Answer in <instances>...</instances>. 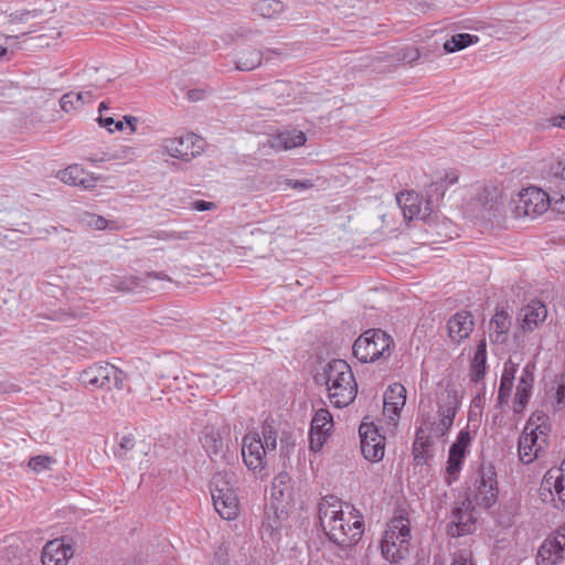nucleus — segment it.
<instances>
[{
  "label": "nucleus",
  "instance_id": "f257e3e1",
  "mask_svg": "<svg viewBox=\"0 0 565 565\" xmlns=\"http://www.w3.org/2000/svg\"><path fill=\"white\" fill-rule=\"evenodd\" d=\"M320 524L331 542L344 552V557H352L354 546L363 534V522L345 513L343 504L334 497L323 498L319 503Z\"/></svg>",
  "mask_w": 565,
  "mask_h": 565
},
{
  "label": "nucleus",
  "instance_id": "f03ea898",
  "mask_svg": "<svg viewBox=\"0 0 565 565\" xmlns=\"http://www.w3.org/2000/svg\"><path fill=\"white\" fill-rule=\"evenodd\" d=\"M436 414L422 411V424L436 437H445L450 431L460 407V396L455 385L440 382L435 393Z\"/></svg>",
  "mask_w": 565,
  "mask_h": 565
},
{
  "label": "nucleus",
  "instance_id": "7ed1b4c3",
  "mask_svg": "<svg viewBox=\"0 0 565 565\" xmlns=\"http://www.w3.org/2000/svg\"><path fill=\"white\" fill-rule=\"evenodd\" d=\"M321 376L333 407H347L355 399L358 383L351 366L344 360L338 359L327 363Z\"/></svg>",
  "mask_w": 565,
  "mask_h": 565
},
{
  "label": "nucleus",
  "instance_id": "20e7f679",
  "mask_svg": "<svg viewBox=\"0 0 565 565\" xmlns=\"http://www.w3.org/2000/svg\"><path fill=\"white\" fill-rule=\"evenodd\" d=\"M409 520L403 516L392 519L384 532L381 553L391 564H399L409 555L411 546Z\"/></svg>",
  "mask_w": 565,
  "mask_h": 565
},
{
  "label": "nucleus",
  "instance_id": "39448f33",
  "mask_svg": "<svg viewBox=\"0 0 565 565\" xmlns=\"http://www.w3.org/2000/svg\"><path fill=\"white\" fill-rule=\"evenodd\" d=\"M393 350V338L381 329L365 331L353 344V354L362 363L386 361Z\"/></svg>",
  "mask_w": 565,
  "mask_h": 565
},
{
  "label": "nucleus",
  "instance_id": "423d86ee",
  "mask_svg": "<svg viewBox=\"0 0 565 565\" xmlns=\"http://www.w3.org/2000/svg\"><path fill=\"white\" fill-rule=\"evenodd\" d=\"M234 483L235 473L233 471H220L211 480L213 505L224 520H235L239 513V502Z\"/></svg>",
  "mask_w": 565,
  "mask_h": 565
},
{
  "label": "nucleus",
  "instance_id": "0eeeda50",
  "mask_svg": "<svg viewBox=\"0 0 565 565\" xmlns=\"http://www.w3.org/2000/svg\"><path fill=\"white\" fill-rule=\"evenodd\" d=\"M428 199L424 201L416 192L405 191L396 196L397 204L399 205L404 218L407 221L423 220L426 221L434 206L439 202V196H434V193L428 191Z\"/></svg>",
  "mask_w": 565,
  "mask_h": 565
},
{
  "label": "nucleus",
  "instance_id": "6e6552de",
  "mask_svg": "<svg viewBox=\"0 0 565 565\" xmlns=\"http://www.w3.org/2000/svg\"><path fill=\"white\" fill-rule=\"evenodd\" d=\"M546 446V434L542 426L527 422L519 439V457L523 463H531Z\"/></svg>",
  "mask_w": 565,
  "mask_h": 565
},
{
  "label": "nucleus",
  "instance_id": "1a4fd4ad",
  "mask_svg": "<svg viewBox=\"0 0 565 565\" xmlns=\"http://www.w3.org/2000/svg\"><path fill=\"white\" fill-rule=\"evenodd\" d=\"M514 204L515 215L518 217L526 216L535 218L547 211L551 199L541 189L527 188L519 193Z\"/></svg>",
  "mask_w": 565,
  "mask_h": 565
},
{
  "label": "nucleus",
  "instance_id": "9d476101",
  "mask_svg": "<svg viewBox=\"0 0 565 565\" xmlns=\"http://www.w3.org/2000/svg\"><path fill=\"white\" fill-rule=\"evenodd\" d=\"M472 439L471 433L468 429H462L458 433L456 440L450 446L445 477L448 484L458 480L463 461L470 452Z\"/></svg>",
  "mask_w": 565,
  "mask_h": 565
},
{
  "label": "nucleus",
  "instance_id": "9b49d317",
  "mask_svg": "<svg viewBox=\"0 0 565 565\" xmlns=\"http://www.w3.org/2000/svg\"><path fill=\"white\" fill-rule=\"evenodd\" d=\"M166 281L169 278L163 273H146L141 276H113L110 278V290L129 294L141 292L143 290H154L156 281Z\"/></svg>",
  "mask_w": 565,
  "mask_h": 565
},
{
  "label": "nucleus",
  "instance_id": "f8f14e48",
  "mask_svg": "<svg viewBox=\"0 0 565 565\" xmlns=\"http://www.w3.org/2000/svg\"><path fill=\"white\" fill-rule=\"evenodd\" d=\"M540 495L544 501L551 499L559 504L555 503L556 508L565 507V461L555 468H551L546 471L543 477Z\"/></svg>",
  "mask_w": 565,
  "mask_h": 565
},
{
  "label": "nucleus",
  "instance_id": "ddd939ff",
  "mask_svg": "<svg viewBox=\"0 0 565 565\" xmlns=\"http://www.w3.org/2000/svg\"><path fill=\"white\" fill-rule=\"evenodd\" d=\"M359 434L364 458L372 462L382 460L385 450V437L379 433L376 426L372 423L362 422Z\"/></svg>",
  "mask_w": 565,
  "mask_h": 565
},
{
  "label": "nucleus",
  "instance_id": "4468645a",
  "mask_svg": "<svg viewBox=\"0 0 565 565\" xmlns=\"http://www.w3.org/2000/svg\"><path fill=\"white\" fill-rule=\"evenodd\" d=\"M268 454L263 447V440L257 433H248L242 441V457L249 470H262L266 465Z\"/></svg>",
  "mask_w": 565,
  "mask_h": 565
},
{
  "label": "nucleus",
  "instance_id": "2eb2a0df",
  "mask_svg": "<svg viewBox=\"0 0 565 565\" xmlns=\"http://www.w3.org/2000/svg\"><path fill=\"white\" fill-rule=\"evenodd\" d=\"M55 177L64 184L76 186L85 191L97 188L102 180L100 177H96L94 173L86 171L77 163L57 171Z\"/></svg>",
  "mask_w": 565,
  "mask_h": 565
},
{
  "label": "nucleus",
  "instance_id": "dca6fc26",
  "mask_svg": "<svg viewBox=\"0 0 565 565\" xmlns=\"http://www.w3.org/2000/svg\"><path fill=\"white\" fill-rule=\"evenodd\" d=\"M565 555V527H561L554 535L546 537L537 551V563L541 565H555Z\"/></svg>",
  "mask_w": 565,
  "mask_h": 565
},
{
  "label": "nucleus",
  "instance_id": "f3484780",
  "mask_svg": "<svg viewBox=\"0 0 565 565\" xmlns=\"http://www.w3.org/2000/svg\"><path fill=\"white\" fill-rule=\"evenodd\" d=\"M498 498L495 472L491 467L482 468L476 481V501L484 508H491Z\"/></svg>",
  "mask_w": 565,
  "mask_h": 565
},
{
  "label": "nucleus",
  "instance_id": "a211bd4d",
  "mask_svg": "<svg viewBox=\"0 0 565 565\" xmlns=\"http://www.w3.org/2000/svg\"><path fill=\"white\" fill-rule=\"evenodd\" d=\"M74 554L71 544L64 540L55 539L49 541L42 550L41 561L43 565H67Z\"/></svg>",
  "mask_w": 565,
  "mask_h": 565
},
{
  "label": "nucleus",
  "instance_id": "6ab92c4d",
  "mask_svg": "<svg viewBox=\"0 0 565 565\" xmlns=\"http://www.w3.org/2000/svg\"><path fill=\"white\" fill-rule=\"evenodd\" d=\"M473 316L468 311L456 312L447 322L448 335L455 343H460L467 339L473 331Z\"/></svg>",
  "mask_w": 565,
  "mask_h": 565
},
{
  "label": "nucleus",
  "instance_id": "aec40b11",
  "mask_svg": "<svg viewBox=\"0 0 565 565\" xmlns=\"http://www.w3.org/2000/svg\"><path fill=\"white\" fill-rule=\"evenodd\" d=\"M286 512L279 510L277 507L271 504L265 512V519L262 524L263 539L271 542H278L281 537L282 522L285 520Z\"/></svg>",
  "mask_w": 565,
  "mask_h": 565
},
{
  "label": "nucleus",
  "instance_id": "412c9836",
  "mask_svg": "<svg viewBox=\"0 0 565 565\" xmlns=\"http://www.w3.org/2000/svg\"><path fill=\"white\" fill-rule=\"evenodd\" d=\"M201 441L211 460L217 462L225 459L227 447L218 429L206 427Z\"/></svg>",
  "mask_w": 565,
  "mask_h": 565
},
{
  "label": "nucleus",
  "instance_id": "4be33fe9",
  "mask_svg": "<svg viewBox=\"0 0 565 565\" xmlns=\"http://www.w3.org/2000/svg\"><path fill=\"white\" fill-rule=\"evenodd\" d=\"M547 310L545 305L539 300H533L524 306L519 313L521 328L524 331H532L546 318Z\"/></svg>",
  "mask_w": 565,
  "mask_h": 565
},
{
  "label": "nucleus",
  "instance_id": "5701e85b",
  "mask_svg": "<svg viewBox=\"0 0 565 565\" xmlns=\"http://www.w3.org/2000/svg\"><path fill=\"white\" fill-rule=\"evenodd\" d=\"M533 382V366L527 364L523 367L516 386L515 397L513 402L514 413H521L529 403Z\"/></svg>",
  "mask_w": 565,
  "mask_h": 565
},
{
  "label": "nucleus",
  "instance_id": "b1692460",
  "mask_svg": "<svg viewBox=\"0 0 565 565\" xmlns=\"http://www.w3.org/2000/svg\"><path fill=\"white\" fill-rule=\"evenodd\" d=\"M286 10V4L280 0H258L252 8L256 17L277 22L285 20Z\"/></svg>",
  "mask_w": 565,
  "mask_h": 565
},
{
  "label": "nucleus",
  "instance_id": "393cba45",
  "mask_svg": "<svg viewBox=\"0 0 565 565\" xmlns=\"http://www.w3.org/2000/svg\"><path fill=\"white\" fill-rule=\"evenodd\" d=\"M429 434V430H427L424 425L420 424L416 431V438L413 444V455L417 463L425 462L427 458L430 457V449L434 441Z\"/></svg>",
  "mask_w": 565,
  "mask_h": 565
},
{
  "label": "nucleus",
  "instance_id": "a878e982",
  "mask_svg": "<svg viewBox=\"0 0 565 565\" xmlns=\"http://www.w3.org/2000/svg\"><path fill=\"white\" fill-rule=\"evenodd\" d=\"M203 151L202 143H167L164 147L166 153L184 162L191 161Z\"/></svg>",
  "mask_w": 565,
  "mask_h": 565
},
{
  "label": "nucleus",
  "instance_id": "bb28decb",
  "mask_svg": "<svg viewBox=\"0 0 565 565\" xmlns=\"http://www.w3.org/2000/svg\"><path fill=\"white\" fill-rule=\"evenodd\" d=\"M452 518V525L449 527L451 536H461L473 531L475 521L469 509H457Z\"/></svg>",
  "mask_w": 565,
  "mask_h": 565
},
{
  "label": "nucleus",
  "instance_id": "cd10ccee",
  "mask_svg": "<svg viewBox=\"0 0 565 565\" xmlns=\"http://www.w3.org/2000/svg\"><path fill=\"white\" fill-rule=\"evenodd\" d=\"M518 371V364L512 360H508L503 365V371L500 380L498 401L500 404L507 403L513 387V382Z\"/></svg>",
  "mask_w": 565,
  "mask_h": 565
},
{
  "label": "nucleus",
  "instance_id": "c85d7f7f",
  "mask_svg": "<svg viewBox=\"0 0 565 565\" xmlns=\"http://www.w3.org/2000/svg\"><path fill=\"white\" fill-rule=\"evenodd\" d=\"M113 371V365L105 363V364H94L86 369L81 374V380L84 384L92 385L99 388H105V376L109 374Z\"/></svg>",
  "mask_w": 565,
  "mask_h": 565
},
{
  "label": "nucleus",
  "instance_id": "c756f323",
  "mask_svg": "<svg viewBox=\"0 0 565 565\" xmlns=\"http://www.w3.org/2000/svg\"><path fill=\"white\" fill-rule=\"evenodd\" d=\"M487 362V344L484 340H480L477 344L473 358L471 361L470 375L473 382H479L486 373Z\"/></svg>",
  "mask_w": 565,
  "mask_h": 565
},
{
  "label": "nucleus",
  "instance_id": "7c9ffc66",
  "mask_svg": "<svg viewBox=\"0 0 565 565\" xmlns=\"http://www.w3.org/2000/svg\"><path fill=\"white\" fill-rule=\"evenodd\" d=\"M511 326L510 317L504 311H497L490 321L491 337L495 342H504Z\"/></svg>",
  "mask_w": 565,
  "mask_h": 565
},
{
  "label": "nucleus",
  "instance_id": "2f4dec72",
  "mask_svg": "<svg viewBox=\"0 0 565 565\" xmlns=\"http://www.w3.org/2000/svg\"><path fill=\"white\" fill-rule=\"evenodd\" d=\"M89 98H92L90 92H70L64 94L60 99V107L64 113L68 114L79 109L84 105L85 100H88Z\"/></svg>",
  "mask_w": 565,
  "mask_h": 565
},
{
  "label": "nucleus",
  "instance_id": "473e14b6",
  "mask_svg": "<svg viewBox=\"0 0 565 565\" xmlns=\"http://www.w3.org/2000/svg\"><path fill=\"white\" fill-rule=\"evenodd\" d=\"M264 52L255 49L242 52L236 62V68L239 71H252L262 64Z\"/></svg>",
  "mask_w": 565,
  "mask_h": 565
},
{
  "label": "nucleus",
  "instance_id": "72a5a7b5",
  "mask_svg": "<svg viewBox=\"0 0 565 565\" xmlns=\"http://www.w3.org/2000/svg\"><path fill=\"white\" fill-rule=\"evenodd\" d=\"M479 41V38L469 33H458L444 43V50L447 53L461 51Z\"/></svg>",
  "mask_w": 565,
  "mask_h": 565
},
{
  "label": "nucleus",
  "instance_id": "f704fd0d",
  "mask_svg": "<svg viewBox=\"0 0 565 565\" xmlns=\"http://www.w3.org/2000/svg\"><path fill=\"white\" fill-rule=\"evenodd\" d=\"M459 180L457 170L449 169L445 171L444 177L439 181H435L429 185V192L434 193V196H439V201L444 198L445 191L450 185H454Z\"/></svg>",
  "mask_w": 565,
  "mask_h": 565
},
{
  "label": "nucleus",
  "instance_id": "c9c22d12",
  "mask_svg": "<svg viewBox=\"0 0 565 565\" xmlns=\"http://www.w3.org/2000/svg\"><path fill=\"white\" fill-rule=\"evenodd\" d=\"M273 135L277 141H307L305 132L295 127L277 128Z\"/></svg>",
  "mask_w": 565,
  "mask_h": 565
},
{
  "label": "nucleus",
  "instance_id": "e433bc0d",
  "mask_svg": "<svg viewBox=\"0 0 565 565\" xmlns=\"http://www.w3.org/2000/svg\"><path fill=\"white\" fill-rule=\"evenodd\" d=\"M124 119L130 132L143 138L150 137L151 128L145 120L130 115L124 116Z\"/></svg>",
  "mask_w": 565,
  "mask_h": 565
},
{
  "label": "nucleus",
  "instance_id": "4c0bfd02",
  "mask_svg": "<svg viewBox=\"0 0 565 565\" xmlns=\"http://www.w3.org/2000/svg\"><path fill=\"white\" fill-rule=\"evenodd\" d=\"M384 402H390L391 404L404 407L406 403L405 387L398 383L390 385L384 394Z\"/></svg>",
  "mask_w": 565,
  "mask_h": 565
},
{
  "label": "nucleus",
  "instance_id": "58836bf2",
  "mask_svg": "<svg viewBox=\"0 0 565 565\" xmlns=\"http://www.w3.org/2000/svg\"><path fill=\"white\" fill-rule=\"evenodd\" d=\"M332 427V416L326 408H320L316 412L310 429L330 431Z\"/></svg>",
  "mask_w": 565,
  "mask_h": 565
},
{
  "label": "nucleus",
  "instance_id": "ea45409f",
  "mask_svg": "<svg viewBox=\"0 0 565 565\" xmlns=\"http://www.w3.org/2000/svg\"><path fill=\"white\" fill-rule=\"evenodd\" d=\"M79 220L85 226L97 231L105 230L108 225V221L105 217L90 212L82 213Z\"/></svg>",
  "mask_w": 565,
  "mask_h": 565
},
{
  "label": "nucleus",
  "instance_id": "a19ab883",
  "mask_svg": "<svg viewBox=\"0 0 565 565\" xmlns=\"http://www.w3.org/2000/svg\"><path fill=\"white\" fill-rule=\"evenodd\" d=\"M262 434H263V439H262L263 447H264L265 451L268 455H270L277 448V434L270 425H265L263 427Z\"/></svg>",
  "mask_w": 565,
  "mask_h": 565
},
{
  "label": "nucleus",
  "instance_id": "79ce46f5",
  "mask_svg": "<svg viewBox=\"0 0 565 565\" xmlns=\"http://www.w3.org/2000/svg\"><path fill=\"white\" fill-rule=\"evenodd\" d=\"M289 476L287 473H280L275 477L271 486V494L275 499H279L288 492Z\"/></svg>",
  "mask_w": 565,
  "mask_h": 565
},
{
  "label": "nucleus",
  "instance_id": "37998d69",
  "mask_svg": "<svg viewBox=\"0 0 565 565\" xmlns=\"http://www.w3.org/2000/svg\"><path fill=\"white\" fill-rule=\"evenodd\" d=\"M425 55L426 53L422 52L419 49L411 46L395 53L396 60L404 63H414Z\"/></svg>",
  "mask_w": 565,
  "mask_h": 565
},
{
  "label": "nucleus",
  "instance_id": "c03bdc74",
  "mask_svg": "<svg viewBox=\"0 0 565 565\" xmlns=\"http://www.w3.org/2000/svg\"><path fill=\"white\" fill-rule=\"evenodd\" d=\"M113 371L114 372L109 371V374L105 376V388H109L110 385H114L117 390H122L126 381L125 373L115 365H113Z\"/></svg>",
  "mask_w": 565,
  "mask_h": 565
},
{
  "label": "nucleus",
  "instance_id": "a18cd8bd",
  "mask_svg": "<svg viewBox=\"0 0 565 565\" xmlns=\"http://www.w3.org/2000/svg\"><path fill=\"white\" fill-rule=\"evenodd\" d=\"M53 463H55V459H53L52 457H49V456H35L29 460L30 469H32L36 473H40V472H43V471L50 469V467Z\"/></svg>",
  "mask_w": 565,
  "mask_h": 565
},
{
  "label": "nucleus",
  "instance_id": "49530a36",
  "mask_svg": "<svg viewBox=\"0 0 565 565\" xmlns=\"http://www.w3.org/2000/svg\"><path fill=\"white\" fill-rule=\"evenodd\" d=\"M328 434H329V431H326L324 429H322V430L310 429V435H309L310 450L313 452L319 451L322 448L323 444L326 443Z\"/></svg>",
  "mask_w": 565,
  "mask_h": 565
},
{
  "label": "nucleus",
  "instance_id": "de8ad7c7",
  "mask_svg": "<svg viewBox=\"0 0 565 565\" xmlns=\"http://www.w3.org/2000/svg\"><path fill=\"white\" fill-rule=\"evenodd\" d=\"M402 409L403 406L391 404L390 402H384L383 415L386 418L388 425L396 426Z\"/></svg>",
  "mask_w": 565,
  "mask_h": 565
},
{
  "label": "nucleus",
  "instance_id": "09e8293b",
  "mask_svg": "<svg viewBox=\"0 0 565 565\" xmlns=\"http://www.w3.org/2000/svg\"><path fill=\"white\" fill-rule=\"evenodd\" d=\"M17 36H8L4 40L0 39V61L10 60L12 51L10 46L15 43Z\"/></svg>",
  "mask_w": 565,
  "mask_h": 565
},
{
  "label": "nucleus",
  "instance_id": "8fccbe9b",
  "mask_svg": "<svg viewBox=\"0 0 565 565\" xmlns=\"http://www.w3.org/2000/svg\"><path fill=\"white\" fill-rule=\"evenodd\" d=\"M450 565H476L471 558L470 553L468 552H459L454 555L452 562Z\"/></svg>",
  "mask_w": 565,
  "mask_h": 565
},
{
  "label": "nucleus",
  "instance_id": "3c124183",
  "mask_svg": "<svg viewBox=\"0 0 565 565\" xmlns=\"http://www.w3.org/2000/svg\"><path fill=\"white\" fill-rule=\"evenodd\" d=\"M160 238L162 239H188V233L186 232H183V233H177V232H162L160 235H159Z\"/></svg>",
  "mask_w": 565,
  "mask_h": 565
},
{
  "label": "nucleus",
  "instance_id": "603ef678",
  "mask_svg": "<svg viewBox=\"0 0 565 565\" xmlns=\"http://www.w3.org/2000/svg\"><path fill=\"white\" fill-rule=\"evenodd\" d=\"M121 156H119L118 153L114 152V153H104L102 157H95V158H89V160L92 162H104V161H110V160H116V159H120Z\"/></svg>",
  "mask_w": 565,
  "mask_h": 565
},
{
  "label": "nucleus",
  "instance_id": "864d4df0",
  "mask_svg": "<svg viewBox=\"0 0 565 565\" xmlns=\"http://www.w3.org/2000/svg\"><path fill=\"white\" fill-rule=\"evenodd\" d=\"M289 185L296 190H305V189L311 188L313 184L310 180H303V181L296 180V181H290Z\"/></svg>",
  "mask_w": 565,
  "mask_h": 565
},
{
  "label": "nucleus",
  "instance_id": "5fc2aeb1",
  "mask_svg": "<svg viewBox=\"0 0 565 565\" xmlns=\"http://www.w3.org/2000/svg\"><path fill=\"white\" fill-rule=\"evenodd\" d=\"M213 207H214V203L213 202H207V201H196V202H194V209L196 211H200V212L209 211V210H211Z\"/></svg>",
  "mask_w": 565,
  "mask_h": 565
},
{
  "label": "nucleus",
  "instance_id": "6e6d98bb",
  "mask_svg": "<svg viewBox=\"0 0 565 565\" xmlns=\"http://www.w3.org/2000/svg\"><path fill=\"white\" fill-rule=\"evenodd\" d=\"M100 126L107 128L110 132L114 131L113 125L115 124V120L113 117H99L98 118Z\"/></svg>",
  "mask_w": 565,
  "mask_h": 565
},
{
  "label": "nucleus",
  "instance_id": "4d7b16f0",
  "mask_svg": "<svg viewBox=\"0 0 565 565\" xmlns=\"http://www.w3.org/2000/svg\"><path fill=\"white\" fill-rule=\"evenodd\" d=\"M300 143H269L271 148H274L276 151H287L291 149L294 146H299Z\"/></svg>",
  "mask_w": 565,
  "mask_h": 565
},
{
  "label": "nucleus",
  "instance_id": "13d9d810",
  "mask_svg": "<svg viewBox=\"0 0 565 565\" xmlns=\"http://www.w3.org/2000/svg\"><path fill=\"white\" fill-rule=\"evenodd\" d=\"M198 138H200V137L196 134H194V132H186L185 135H182V136L175 138V141H180V142H183V141H194Z\"/></svg>",
  "mask_w": 565,
  "mask_h": 565
},
{
  "label": "nucleus",
  "instance_id": "bf43d9fd",
  "mask_svg": "<svg viewBox=\"0 0 565 565\" xmlns=\"http://www.w3.org/2000/svg\"><path fill=\"white\" fill-rule=\"evenodd\" d=\"M554 207L558 212L565 213V195H562L559 199L554 200Z\"/></svg>",
  "mask_w": 565,
  "mask_h": 565
},
{
  "label": "nucleus",
  "instance_id": "052dcab7",
  "mask_svg": "<svg viewBox=\"0 0 565 565\" xmlns=\"http://www.w3.org/2000/svg\"><path fill=\"white\" fill-rule=\"evenodd\" d=\"M556 399H557V404H562L565 399V385L564 384H561L558 385L557 390H556Z\"/></svg>",
  "mask_w": 565,
  "mask_h": 565
},
{
  "label": "nucleus",
  "instance_id": "680f3d73",
  "mask_svg": "<svg viewBox=\"0 0 565 565\" xmlns=\"http://www.w3.org/2000/svg\"><path fill=\"white\" fill-rule=\"evenodd\" d=\"M554 127H559L565 129V115L564 116H557L552 119Z\"/></svg>",
  "mask_w": 565,
  "mask_h": 565
},
{
  "label": "nucleus",
  "instance_id": "e2e57ef3",
  "mask_svg": "<svg viewBox=\"0 0 565 565\" xmlns=\"http://www.w3.org/2000/svg\"><path fill=\"white\" fill-rule=\"evenodd\" d=\"M134 446V441L130 437H122L120 441V447L125 449H130Z\"/></svg>",
  "mask_w": 565,
  "mask_h": 565
},
{
  "label": "nucleus",
  "instance_id": "0e129e2a",
  "mask_svg": "<svg viewBox=\"0 0 565 565\" xmlns=\"http://www.w3.org/2000/svg\"><path fill=\"white\" fill-rule=\"evenodd\" d=\"M263 52H264V57H265L266 60H268V58H269L268 54H276V55H278V56H285V55H286L282 51L277 50V49H274V50L266 49V50H265V51H263Z\"/></svg>",
  "mask_w": 565,
  "mask_h": 565
},
{
  "label": "nucleus",
  "instance_id": "69168bd1",
  "mask_svg": "<svg viewBox=\"0 0 565 565\" xmlns=\"http://www.w3.org/2000/svg\"><path fill=\"white\" fill-rule=\"evenodd\" d=\"M126 122H125V119L122 118V120H118V121H115L114 126L115 128H113L114 130H124V127H125Z\"/></svg>",
  "mask_w": 565,
  "mask_h": 565
},
{
  "label": "nucleus",
  "instance_id": "338daca9",
  "mask_svg": "<svg viewBox=\"0 0 565 565\" xmlns=\"http://www.w3.org/2000/svg\"><path fill=\"white\" fill-rule=\"evenodd\" d=\"M32 15L31 12H25L19 15L20 21H28L29 17Z\"/></svg>",
  "mask_w": 565,
  "mask_h": 565
},
{
  "label": "nucleus",
  "instance_id": "774afa93",
  "mask_svg": "<svg viewBox=\"0 0 565 565\" xmlns=\"http://www.w3.org/2000/svg\"><path fill=\"white\" fill-rule=\"evenodd\" d=\"M562 179H565V164L561 168V171H556Z\"/></svg>",
  "mask_w": 565,
  "mask_h": 565
}]
</instances>
